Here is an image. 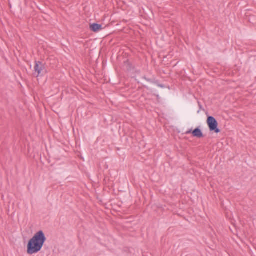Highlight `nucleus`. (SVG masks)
<instances>
[{
	"mask_svg": "<svg viewBox=\"0 0 256 256\" xmlns=\"http://www.w3.org/2000/svg\"><path fill=\"white\" fill-rule=\"evenodd\" d=\"M34 71L38 73L36 77L43 76L46 73L45 64L40 61H36L34 66Z\"/></svg>",
	"mask_w": 256,
	"mask_h": 256,
	"instance_id": "7ed1b4c3",
	"label": "nucleus"
},
{
	"mask_svg": "<svg viewBox=\"0 0 256 256\" xmlns=\"http://www.w3.org/2000/svg\"><path fill=\"white\" fill-rule=\"evenodd\" d=\"M90 30L94 32H97L102 29V25L96 23H94L90 25Z\"/></svg>",
	"mask_w": 256,
	"mask_h": 256,
	"instance_id": "39448f33",
	"label": "nucleus"
},
{
	"mask_svg": "<svg viewBox=\"0 0 256 256\" xmlns=\"http://www.w3.org/2000/svg\"><path fill=\"white\" fill-rule=\"evenodd\" d=\"M192 134L194 137H196V138H200L204 137V135L199 127L196 128L193 130H189L186 132V134Z\"/></svg>",
	"mask_w": 256,
	"mask_h": 256,
	"instance_id": "20e7f679",
	"label": "nucleus"
},
{
	"mask_svg": "<svg viewBox=\"0 0 256 256\" xmlns=\"http://www.w3.org/2000/svg\"><path fill=\"white\" fill-rule=\"evenodd\" d=\"M199 106H200V108H202V105H201V104H199Z\"/></svg>",
	"mask_w": 256,
	"mask_h": 256,
	"instance_id": "0eeeda50",
	"label": "nucleus"
},
{
	"mask_svg": "<svg viewBox=\"0 0 256 256\" xmlns=\"http://www.w3.org/2000/svg\"><path fill=\"white\" fill-rule=\"evenodd\" d=\"M142 78L144 80H146L147 82H148L150 83H154V80L152 78H148L146 76H144L142 77Z\"/></svg>",
	"mask_w": 256,
	"mask_h": 256,
	"instance_id": "423d86ee",
	"label": "nucleus"
},
{
	"mask_svg": "<svg viewBox=\"0 0 256 256\" xmlns=\"http://www.w3.org/2000/svg\"><path fill=\"white\" fill-rule=\"evenodd\" d=\"M206 122L210 132H214L216 134H218L220 132L218 128V122L214 116H208Z\"/></svg>",
	"mask_w": 256,
	"mask_h": 256,
	"instance_id": "f03ea898",
	"label": "nucleus"
},
{
	"mask_svg": "<svg viewBox=\"0 0 256 256\" xmlns=\"http://www.w3.org/2000/svg\"><path fill=\"white\" fill-rule=\"evenodd\" d=\"M46 238L43 231L40 230L36 232L34 236L28 242L27 244V253L32 254L39 252L43 247Z\"/></svg>",
	"mask_w": 256,
	"mask_h": 256,
	"instance_id": "f257e3e1",
	"label": "nucleus"
}]
</instances>
